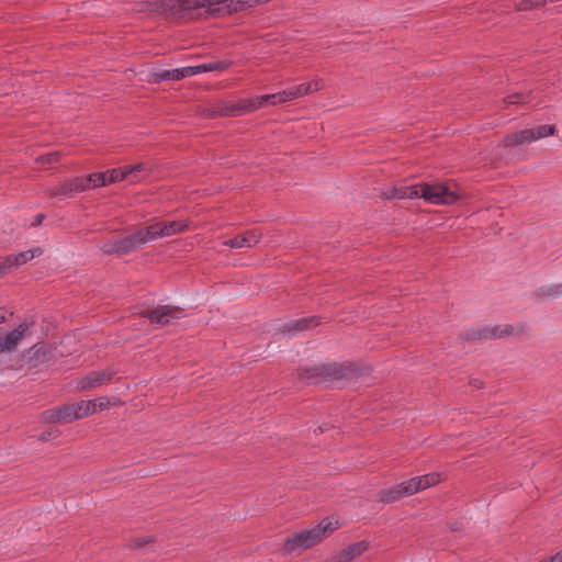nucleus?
<instances>
[{
  "label": "nucleus",
  "instance_id": "nucleus-1",
  "mask_svg": "<svg viewBox=\"0 0 562 562\" xmlns=\"http://www.w3.org/2000/svg\"><path fill=\"white\" fill-rule=\"evenodd\" d=\"M456 186L451 182H423L413 186L400 187L394 190L393 198L396 199H414L422 198L430 204H452L459 194Z\"/></svg>",
  "mask_w": 562,
  "mask_h": 562
},
{
  "label": "nucleus",
  "instance_id": "nucleus-2",
  "mask_svg": "<svg viewBox=\"0 0 562 562\" xmlns=\"http://www.w3.org/2000/svg\"><path fill=\"white\" fill-rule=\"evenodd\" d=\"M340 526L335 518H325L316 527L296 532L289 537L283 544L285 553L306 550L319 543L323 539L331 535Z\"/></svg>",
  "mask_w": 562,
  "mask_h": 562
},
{
  "label": "nucleus",
  "instance_id": "nucleus-3",
  "mask_svg": "<svg viewBox=\"0 0 562 562\" xmlns=\"http://www.w3.org/2000/svg\"><path fill=\"white\" fill-rule=\"evenodd\" d=\"M441 480L439 473H429L423 476L413 477L406 482L396 484L387 490H382L378 498L383 503H393L401 499L404 496L413 495L427 487L436 485Z\"/></svg>",
  "mask_w": 562,
  "mask_h": 562
},
{
  "label": "nucleus",
  "instance_id": "nucleus-4",
  "mask_svg": "<svg viewBox=\"0 0 562 562\" xmlns=\"http://www.w3.org/2000/svg\"><path fill=\"white\" fill-rule=\"evenodd\" d=\"M142 11L156 12L171 16L181 15L183 12L204 8L211 13H216V0H157L143 4Z\"/></svg>",
  "mask_w": 562,
  "mask_h": 562
},
{
  "label": "nucleus",
  "instance_id": "nucleus-5",
  "mask_svg": "<svg viewBox=\"0 0 562 562\" xmlns=\"http://www.w3.org/2000/svg\"><path fill=\"white\" fill-rule=\"evenodd\" d=\"M89 407H91V405L88 403V401L70 403L61 407H56L44 412L42 419L45 423H71L76 419L90 416L91 414Z\"/></svg>",
  "mask_w": 562,
  "mask_h": 562
},
{
  "label": "nucleus",
  "instance_id": "nucleus-6",
  "mask_svg": "<svg viewBox=\"0 0 562 562\" xmlns=\"http://www.w3.org/2000/svg\"><path fill=\"white\" fill-rule=\"evenodd\" d=\"M149 234L147 227L140 228L134 234L123 239H111L103 244L102 251L106 255L124 256L131 254L143 245L149 243Z\"/></svg>",
  "mask_w": 562,
  "mask_h": 562
},
{
  "label": "nucleus",
  "instance_id": "nucleus-7",
  "mask_svg": "<svg viewBox=\"0 0 562 562\" xmlns=\"http://www.w3.org/2000/svg\"><path fill=\"white\" fill-rule=\"evenodd\" d=\"M268 106V100L267 94L255 97L250 99H243L236 104H233L231 106L222 108L218 111L210 112L209 116H217V115H225V116H240L248 113H251L258 109Z\"/></svg>",
  "mask_w": 562,
  "mask_h": 562
},
{
  "label": "nucleus",
  "instance_id": "nucleus-8",
  "mask_svg": "<svg viewBox=\"0 0 562 562\" xmlns=\"http://www.w3.org/2000/svg\"><path fill=\"white\" fill-rule=\"evenodd\" d=\"M190 224L186 221L157 222L147 226L150 241L158 238L180 234L189 229Z\"/></svg>",
  "mask_w": 562,
  "mask_h": 562
},
{
  "label": "nucleus",
  "instance_id": "nucleus-9",
  "mask_svg": "<svg viewBox=\"0 0 562 562\" xmlns=\"http://www.w3.org/2000/svg\"><path fill=\"white\" fill-rule=\"evenodd\" d=\"M144 315L150 323L164 326L170 324L173 319L181 318L183 316V310L178 306L164 305L147 310Z\"/></svg>",
  "mask_w": 562,
  "mask_h": 562
},
{
  "label": "nucleus",
  "instance_id": "nucleus-10",
  "mask_svg": "<svg viewBox=\"0 0 562 562\" xmlns=\"http://www.w3.org/2000/svg\"><path fill=\"white\" fill-rule=\"evenodd\" d=\"M270 0H216V14H234L256 8Z\"/></svg>",
  "mask_w": 562,
  "mask_h": 562
},
{
  "label": "nucleus",
  "instance_id": "nucleus-11",
  "mask_svg": "<svg viewBox=\"0 0 562 562\" xmlns=\"http://www.w3.org/2000/svg\"><path fill=\"white\" fill-rule=\"evenodd\" d=\"M40 255H42V249L36 247L16 255L4 257L0 260V274L5 273L12 268L20 267Z\"/></svg>",
  "mask_w": 562,
  "mask_h": 562
},
{
  "label": "nucleus",
  "instance_id": "nucleus-12",
  "mask_svg": "<svg viewBox=\"0 0 562 562\" xmlns=\"http://www.w3.org/2000/svg\"><path fill=\"white\" fill-rule=\"evenodd\" d=\"M86 190H87V186H86L85 177H76V178L64 181L56 188L50 189L49 194L52 196L64 195V196L71 198L75 194L86 191Z\"/></svg>",
  "mask_w": 562,
  "mask_h": 562
},
{
  "label": "nucleus",
  "instance_id": "nucleus-13",
  "mask_svg": "<svg viewBox=\"0 0 562 562\" xmlns=\"http://www.w3.org/2000/svg\"><path fill=\"white\" fill-rule=\"evenodd\" d=\"M199 74L198 66H188L172 70H162L153 75L154 82L173 80L178 81Z\"/></svg>",
  "mask_w": 562,
  "mask_h": 562
},
{
  "label": "nucleus",
  "instance_id": "nucleus-14",
  "mask_svg": "<svg viewBox=\"0 0 562 562\" xmlns=\"http://www.w3.org/2000/svg\"><path fill=\"white\" fill-rule=\"evenodd\" d=\"M260 237L261 235L257 231H247L241 235L225 240L223 244L229 248H250L259 243Z\"/></svg>",
  "mask_w": 562,
  "mask_h": 562
},
{
  "label": "nucleus",
  "instance_id": "nucleus-15",
  "mask_svg": "<svg viewBox=\"0 0 562 562\" xmlns=\"http://www.w3.org/2000/svg\"><path fill=\"white\" fill-rule=\"evenodd\" d=\"M112 372L110 371H95L81 379L78 387L80 390H91L101 386L111 381Z\"/></svg>",
  "mask_w": 562,
  "mask_h": 562
},
{
  "label": "nucleus",
  "instance_id": "nucleus-16",
  "mask_svg": "<svg viewBox=\"0 0 562 562\" xmlns=\"http://www.w3.org/2000/svg\"><path fill=\"white\" fill-rule=\"evenodd\" d=\"M27 330L25 324L10 331L4 338H0V352H9L13 350Z\"/></svg>",
  "mask_w": 562,
  "mask_h": 562
},
{
  "label": "nucleus",
  "instance_id": "nucleus-17",
  "mask_svg": "<svg viewBox=\"0 0 562 562\" xmlns=\"http://www.w3.org/2000/svg\"><path fill=\"white\" fill-rule=\"evenodd\" d=\"M367 541H359L348 546L346 549L339 552L337 557L338 562H351L356 558L360 557L368 550Z\"/></svg>",
  "mask_w": 562,
  "mask_h": 562
},
{
  "label": "nucleus",
  "instance_id": "nucleus-18",
  "mask_svg": "<svg viewBox=\"0 0 562 562\" xmlns=\"http://www.w3.org/2000/svg\"><path fill=\"white\" fill-rule=\"evenodd\" d=\"M531 142H535L531 128L512 133L504 138L505 146H518L529 144Z\"/></svg>",
  "mask_w": 562,
  "mask_h": 562
},
{
  "label": "nucleus",
  "instance_id": "nucleus-19",
  "mask_svg": "<svg viewBox=\"0 0 562 562\" xmlns=\"http://www.w3.org/2000/svg\"><path fill=\"white\" fill-rule=\"evenodd\" d=\"M151 172V168L146 164H136L133 166L125 167L126 179L131 182L136 183L145 179Z\"/></svg>",
  "mask_w": 562,
  "mask_h": 562
},
{
  "label": "nucleus",
  "instance_id": "nucleus-20",
  "mask_svg": "<svg viewBox=\"0 0 562 562\" xmlns=\"http://www.w3.org/2000/svg\"><path fill=\"white\" fill-rule=\"evenodd\" d=\"M317 324H318V321L316 317L302 318V319L294 322L291 325L286 324L285 330L289 333H291V331L297 333V331H302V330L315 327Z\"/></svg>",
  "mask_w": 562,
  "mask_h": 562
},
{
  "label": "nucleus",
  "instance_id": "nucleus-21",
  "mask_svg": "<svg viewBox=\"0 0 562 562\" xmlns=\"http://www.w3.org/2000/svg\"><path fill=\"white\" fill-rule=\"evenodd\" d=\"M85 180L87 190L108 186L104 172L91 173L88 177H85Z\"/></svg>",
  "mask_w": 562,
  "mask_h": 562
},
{
  "label": "nucleus",
  "instance_id": "nucleus-22",
  "mask_svg": "<svg viewBox=\"0 0 562 562\" xmlns=\"http://www.w3.org/2000/svg\"><path fill=\"white\" fill-rule=\"evenodd\" d=\"M286 93L289 101H292L294 99L311 93V86H306V83H301L293 88L286 89Z\"/></svg>",
  "mask_w": 562,
  "mask_h": 562
},
{
  "label": "nucleus",
  "instance_id": "nucleus-23",
  "mask_svg": "<svg viewBox=\"0 0 562 562\" xmlns=\"http://www.w3.org/2000/svg\"><path fill=\"white\" fill-rule=\"evenodd\" d=\"M533 134V140H538L540 138H544L547 136L554 135L555 126L554 125H539L537 127L531 128Z\"/></svg>",
  "mask_w": 562,
  "mask_h": 562
},
{
  "label": "nucleus",
  "instance_id": "nucleus-24",
  "mask_svg": "<svg viewBox=\"0 0 562 562\" xmlns=\"http://www.w3.org/2000/svg\"><path fill=\"white\" fill-rule=\"evenodd\" d=\"M104 173L106 177V184L115 183L126 179L125 167L114 168L109 171H105Z\"/></svg>",
  "mask_w": 562,
  "mask_h": 562
},
{
  "label": "nucleus",
  "instance_id": "nucleus-25",
  "mask_svg": "<svg viewBox=\"0 0 562 562\" xmlns=\"http://www.w3.org/2000/svg\"><path fill=\"white\" fill-rule=\"evenodd\" d=\"M231 66V63L218 61V63H210L198 66L199 74L207 72V71H224Z\"/></svg>",
  "mask_w": 562,
  "mask_h": 562
},
{
  "label": "nucleus",
  "instance_id": "nucleus-26",
  "mask_svg": "<svg viewBox=\"0 0 562 562\" xmlns=\"http://www.w3.org/2000/svg\"><path fill=\"white\" fill-rule=\"evenodd\" d=\"M88 403L91 405V407H89L91 415L104 411L110 406V400L108 397H99L93 401H88Z\"/></svg>",
  "mask_w": 562,
  "mask_h": 562
},
{
  "label": "nucleus",
  "instance_id": "nucleus-27",
  "mask_svg": "<svg viewBox=\"0 0 562 562\" xmlns=\"http://www.w3.org/2000/svg\"><path fill=\"white\" fill-rule=\"evenodd\" d=\"M540 294L547 297H559L562 295V283L541 288Z\"/></svg>",
  "mask_w": 562,
  "mask_h": 562
},
{
  "label": "nucleus",
  "instance_id": "nucleus-28",
  "mask_svg": "<svg viewBox=\"0 0 562 562\" xmlns=\"http://www.w3.org/2000/svg\"><path fill=\"white\" fill-rule=\"evenodd\" d=\"M268 105H277L289 102L286 90L267 94Z\"/></svg>",
  "mask_w": 562,
  "mask_h": 562
},
{
  "label": "nucleus",
  "instance_id": "nucleus-29",
  "mask_svg": "<svg viewBox=\"0 0 562 562\" xmlns=\"http://www.w3.org/2000/svg\"><path fill=\"white\" fill-rule=\"evenodd\" d=\"M60 154L58 151L48 153L36 158V161L43 165H52L59 160Z\"/></svg>",
  "mask_w": 562,
  "mask_h": 562
},
{
  "label": "nucleus",
  "instance_id": "nucleus-30",
  "mask_svg": "<svg viewBox=\"0 0 562 562\" xmlns=\"http://www.w3.org/2000/svg\"><path fill=\"white\" fill-rule=\"evenodd\" d=\"M504 102L506 104H524L527 102V95L522 94V93H515V94H512V95H508Z\"/></svg>",
  "mask_w": 562,
  "mask_h": 562
},
{
  "label": "nucleus",
  "instance_id": "nucleus-31",
  "mask_svg": "<svg viewBox=\"0 0 562 562\" xmlns=\"http://www.w3.org/2000/svg\"><path fill=\"white\" fill-rule=\"evenodd\" d=\"M306 86H311V93H312V92L318 91L323 88V81L317 79V80L306 83Z\"/></svg>",
  "mask_w": 562,
  "mask_h": 562
},
{
  "label": "nucleus",
  "instance_id": "nucleus-32",
  "mask_svg": "<svg viewBox=\"0 0 562 562\" xmlns=\"http://www.w3.org/2000/svg\"><path fill=\"white\" fill-rule=\"evenodd\" d=\"M56 436H57V430H49V431L42 434L40 436V440L47 441L50 439V437H56Z\"/></svg>",
  "mask_w": 562,
  "mask_h": 562
},
{
  "label": "nucleus",
  "instance_id": "nucleus-33",
  "mask_svg": "<svg viewBox=\"0 0 562 562\" xmlns=\"http://www.w3.org/2000/svg\"><path fill=\"white\" fill-rule=\"evenodd\" d=\"M543 562H562V551L557 553L553 557H550L549 559L544 560Z\"/></svg>",
  "mask_w": 562,
  "mask_h": 562
},
{
  "label": "nucleus",
  "instance_id": "nucleus-34",
  "mask_svg": "<svg viewBox=\"0 0 562 562\" xmlns=\"http://www.w3.org/2000/svg\"><path fill=\"white\" fill-rule=\"evenodd\" d=\"M333 374H334L335 379H340V378L345 376V374L341 373L340 370L336 369V367L333 368Z\"/></svg>",
  "mask_w": 562,
  "mask_h": 562
},
{
  "label": "nucleus",
  "instance_id": "nucleus-35",
  "mask_svg": "<svg viewBox=\"0 0 562 562\" xmlns=\"http://www.w3.org/2000/svg\"><path fill=\"white\" fill-rule=\"evenodd\" d=\"M5 319V311L3 308H0V324L3 323Z\"/></svg>",
  "mask_w": 562,
  "mask_h": 562
},
{
  "label": "nucleus",
  "instance_id": "nucleus-36",
  "mask_svg": "<svg viewBox=\"0 0 562 562\" xmlns=\"http://www.w3.org/2000/svg\"><path fill=\"white\" fill-rule=\"evenodd\" d=\"M43 218H44V216H43V215H41V214L36 215V222H35V224H36V225L41 224V223H42V221H43Z\"/></svg>",
  "mask_w": 562,
  "mask_h": 562
}]
</instances>
